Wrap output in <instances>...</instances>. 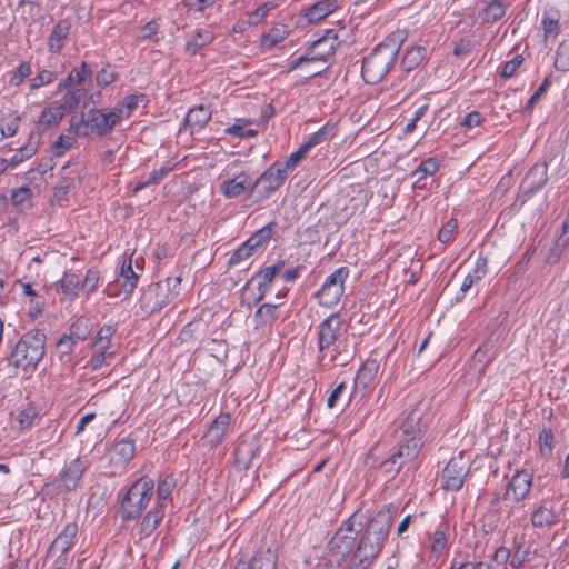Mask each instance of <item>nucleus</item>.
<instances>
[{
    "label": "nucleus",
    "instance_id": "nucleus-41",
    "mask_svg": "<svg viewBox=\"0 0 569 569\" xmlns=\"http://www.w3.org/2000/svg\"><path fill=\"white\" fill-rule=\"evenodd\" d=\"M402 430L406 435L419 433L421 431V413L412 410L402 422Z\"/></svg>",
    "mask_w": 569,
    "mask_h": 569
},
{
    "label": "nucleus",
    "instance_id": "nucleus-10",
    "mask_svg": "<svg viewBox=\"0 0 569 569\" xmlns=\"http://www.w3.org/2000/svg\"><path fill=\"white\" fill-rule=\"evenodd\" d=\"M467 473L468 467L462 453L451 458L442 470L441 477L445 489L452 491L459 490L463 485Z\"/></svg>",
    "mask_w": 569,
    "mask_h": 569
},
{
    "label": "nucleus",
    "instance_id": "nucleus-38",
    "mask_svg": "<svg viewBox=\"0 0 569 569\" xmlns=\"http://www.w3.org/2000/svg\"><path fill=\"white\" fill-rule=\"evenodd\" d=\"M92 73L91 69L88 67L86 62H82L80 69H74L70 74L63 80L60 84V89L68 88L74 83L82 82L86 78L90 77Z\"/></svg>",
    "mask_w": 569,
    "mask_h": 569
},
{
    "label": "nucleus",
    "instance_id": "nucleus-57",
    "mask_svg": "<svg viewBox=\"0 0 569 569\" xmlns=\"http://www.w3.org/2000/svg\"><path fill=\"white\" fill-rule=\"evenodd\" d=\"M253 253V250L250 249L246 243H242L230 257L228 264L236 266L241 261L249 259Z\"/></svg>",
    "mask_w": 569,
    "mask_h": 569
},
{
    "label": "nucleus",
    "instance_id": "nucleus-2",
    "mask_svg": "<svg viewBox=\"0 0 569 569\" xmlns=\"http://www.w3.org/2000/svg\"><path fill=\"white\" fill-rule=\"evenodd\" d=\"M392 516L390 509L380 510L368 523L355 557L360 562L375 558L381 550L385 539L389 533Z\"/></svg>",
    "mask_w": 569,
    "mask_h": 569
},
{
    "label": "nucleus",
    "instance_id": "nucleus-9",
    "mask_svg": "<svg viewBox=\"0 0 569 569\" xmlns=\"http://www.w3.org/2000/svg\"><path fill=\"white\" fill-rule=\"evenodd\" d=\"M286 178L284 170L274 162L252 183L251 193L257 192L261 199L267 198L282 184Z\"/></svg>",
    "mask_w": 569,
    "mask_h": 569
},
{
    "label": "nucleus",
    "instance_id": "nucleus-17",
    "mask_svg": "<svg viewBox=\"0 0 569 569\" xmlns=\"http://www.w3.org/2000/svg\"><path fill=\"white\" fill-rule=\"evenodd\" d=\"M166 291L168 287H146L141 295L143 307L150 312L161 309L167 305Z\"/></svg>",
    "mask_w": 569,
    "mask_h": 569
},
{
    "label": "nucleus",
    "instance_id": "nucleus-59",
    "mask_svg": "<svg viewBox=\"0 0 569 569\" xmlns=\"http://www.w3.org/2000/svg\"><path fill=\"white\" fill-rule=\"evenodd\" d=\"M379 467L383 470L386 478H393L402 466L398 465L393 456L380 462Z\"/></svg>",
    "mask_w": 569,
    "mask_h": 569
},
{
    "label": "nucleus",
    "instance_id": "nucleus-36",
    "mask_svg": "<svg viewBox=\"0 0 569 569\" xmlns=\"http://www.w3.org/2000/svg\"><path fill=\"white\" fill-rule=\"evenodd\" d=\"M333 136V126L326 124L317 132L312 133L306 142L301 144L306 152L312 147L321 144L329 140Z\"/></svg>",
    "mask_w": 569,
    "mask_h": 569
},
{
    "label": "nucleus",
    "instance_id": "nucleus-37",
    "mask_svg": "<svg viewBox=\"0 0 569 569\" xmlns=\"http://www.w3.org/2000/svg\"><path fill=\"white\" fill-rule=\"evenodd\" d=\"M286 292L280 290L276 293L277 301L264 302L256 313V318L260 319L262 323L268 322L273 317L274 309L281 305L280 300L284 297Z\"/></svg>",
    "mask_w": 569,
    "mask_h": 569
},
{
    "label": "nucleus",
    "instance_id": "nucleus-25",
    "mask_svg": "<svg viewBox=\"0 0 569 569\" xmlns=\"http://www.w3.org/2000/svg\"><path fill=\"white\" fill-rule=\"evenodd\" d=\"M558 515L553 507L540 505L531 513V523L535 528L551 527L557 522Z\"/></svg>",
    "mask_w": 569,
    "mask_h": 569
},
{
    "label": "nucleus",
    "instance_id": "nucleus-7",
    "mask_svg": "<svg viewBox=\"0 0 569 569\" xmlns=\"http://www.w3.org/2000/svg\"><path fill=\"white\" fill-rule=\"evenodd\" d=\"M86 469L87 463L82 459L76 458L64 466L48 487L56 488L58 493L73 491L77 489Z\"/></svg>",
    "mask_w": 569,
    "mask_h": 569
},
{
    "label": "nucleus",
    "instance_id": "nucleus-4",
    "mask_svg": "<svg viewBox=\"0 0 569 569\" xmlns=\"http://www.w3.org/2000/svg\"><path fill=\"white\" fill-rule=\"evenodd\" d=\"M399 48L393 40H385L363 59L362 78L367 83L375 84L382 80L393 64Z\"/></svg>",
    "mask_w": 569,
    "mask_h": 569
},
{
    "label": "nucleus",
    "instance_id": "nucleus-29",
    "mask_svg": "<svg viewBox=\"0 0 569 569\" xmlns=\"http://www.w3.org/2000/svg\"><path fill=\"white\" fill-rule=\"evenodd\" d=\"M345 287H321L317 291L316 297L320 305L325 307H332L337 305L343 295Z\"/></svg>",
    "mask_w": 569,
    "mask_h": 569
},
{
    "label": "nucleus",
    "instance_id": "nucleus-61",
    "mask_svg": "<svg viewBox=\"0 0 569 569\" xmlns=\"http://www.w3.org/2000/svg\"><path fill=\"white\" fill-rule=\"evenodd\" d=\"M31 73V66L28 62H22L13 72L11 83L19 86Z\"/></svg>",
    "mask_w": 569,
    "mask_h": 569
},
{
    "label": "nucleus",
    "instance_id": "nucleus-6",
    "mask_svg": "<svg viewBox=\"0 0 569 569\" xmlns=\"http://www.w3.org/2000/svg\"><path fill=\"white\" fill-rule=\"evenodd\" d=\"M154 481L143 476L132 483L121 502V515L124 520L138 518L153 495Z\"/></svg>",
    "mask_w": 569,
    "mask_h": 569
},
{
    "label": "nucleus",
    "instance_id": "nucleus-11",
    "mask_svg": "<svg viewBox=\"0 0 569 569\" xmlns=\"http://www.w3.org/2000/svg\"><path fill=\"white\" fill-rule=\"evenodd\" d=\"M258 451L259 445L254 438L241 440L234 450L236 467L239 470L250 468Z\"/></svg>",
    "mask_w": 569,
    "mask_h": 569
},
{
    "label": "nucleus",
    "instance_id": "nucleus-30",
    "mask_svg": "<svg viewBox=\"0 0 569 569\" xmlns=\"http://www.w3.org/2000/svg\"><path fill=\"white\" fill-rule=\"evenodd\" d=\"M39 136L32 133L29 138L28 143L22 146L10 159V163L12 166H17L24 161L26 159L31 158L38 149Z\"/></svg>",
    "mask_w": 569,
    "mask_h": 569
},
{
    "label": "nucleus",
    "instance_id": "nucleus-8",
    "mask_svg": "<svg viewBox=\"0 0 569 569\" xmlns=\"http://www.w3.org/2000/svg\"><path fill=\"white\" fill-rule=\"evenodd\" d=\"M357 532L351 520H347L335 533L328 543L329 552L343 560L352 550Z\"/></svg>",
    "mask_w": 569,
    "mask_h": 569
},
{
    "label": "nucleus",
    "instance_id": "nucleus-62",
    "mask_svg": "<svg viewBox=\"0 0 569 569\" xmlns=\"http://www.w3.org/2000/svg\"><path fill=\"white\" fill-rule=\"evenodd\" d=\"M120 274L126 279V281L130 282L131 284H136L139 277L132 269L131 258L123 260Z\"/></svg>",
    "mask_w": 569,
    "mask_h": 569
},
{
    "label": "nucleus",
    "instance_id": "nucleus-20",
    "mask_svg": "<svg viewBox=\"0 0 569 569\" xmlns=\"http://www.w3.org/2000/svg\"><path fill=\"white\" fill-rule=\"evenodd\" d=\"M547 169V163L535 164L523 179V190L528 193H531L541 188L548 179Z\"/></svg>",
    "mask_w": 569,
    "mask_h": 569
},
{
    "label": "nucleus",
    "instance_id": "nucleus-3",
    "mask_svg": "<svg viewBox=\"0 0 569 569\" xmlns=\"http://www.w3.org/2000/svg\"><path fill=\"white\" fill-rule=\"evenodd\" d=\"M342 320L338 315L329 316L318 328V343L322 359L328 358L331 362L337 361L345 366L350 359V353L340 352Z\"/></svg>",
    "mask_w": 569,
    "mask_h": 569
},
{
    "label": "nucleus",
    "instance_id": "nucleus-43",
    "mask_svg": "<svg viewBox=\"0 0 569 569\" xmlns=\"http://www.w3.org/2000/svg\"><path fill=\"white\" fill-rule=\"evenodd\" d=\"M86 96L87 90L84 88L70 90L64 97V102L61 104V107L64 109V111H73Z\"/></svg>",
    "mask_w": 569,
    "mask_h": 569
},
{
    "label": "nucleus",
    "instance_id": "nucleus-34",
    "mask_svg": "<svg viewBox=\"0 0 569 569\" xmlns=\"http://www.w3.org/2000/svg\"><path fill=\"white\" fill-rule=\"evenodd\" d=\"M284 262L279 260L273 266L263 268L259 273L252 277L246 284L257 281V284H267L271 282L276 274L283 269Z\"/></svg>",
    "mask_w": 569,
    "mask_h": 569
},
{
    "label": "nucleus",
    "instance_id": "nucleus-31",
    "mask_svg": "<svg viewBox=\"0 0 569 569\" xmlns=\"http://www.w3.org/2000/svg\"><path fill=\"white\" fill-rule=\"evenodd\" d=\"M64 117V109L61 104H51L43 109L39 118V123L47 127L58 124Z\"/></svg>",
    "mask_w": 569,
    "mask_h": 569
},
{
    "label": "nucleus",
    "instance_id": "nucleus-26",
    "mask_svg": "<svg viewBox=\"0 0 569 569\" xmlns=\"http://www.w3.org/2000/svg\"><path fill=\"white\" fill-rule=\"evenodd\" d=\"M495 357L493 346L490 342L481 345L473 353L471 359V367L479 375L483 373L487 366L492 361Z\"/></svg>",
    "mask_w": 569,
    "mask_h": 569
},
{
    "label": "nucleus",
    "instance_id": "nucleus-58",
    "mask_svg": "<svg viewBox=\"0 0 569 569\" xmlns=\"http://www.w3.org/2000/svg\"><path fill=\"white\" fill-rule=\"evenodd\" d=\"M52 169V159L41 161L36 168L28 171V179L36 180L38 178H42L48 171Z\"/></svg>",
    "mask_w": 569,
    "mask_h": 569
},
{
    "label": "nucleus",
    "instance_id": "nucleus-47",
    "mask_svg": "<svg viewBox=\"0 0 569 569\" xmlns=\"http://www.w3.org/2000/svg\"><path fill=\"white\" fill-rule=\"evenodd\" d=\"M307 152L305 149L300 146V148L292 152L283 162H276L280 169L284 170V174L288 176L289 171L295 169L298 163L305 158Z\"/></svg>",
    "mask_w": 569,
    "mask_h": 569
},
{
    "label": "nucleus",
    "instance_id": "nucleus-46",
    "mask_svg": "<svg viewBox=\"0 0 569 569\" xmlns=\"http://www.w3.org/2000/svg\"><path fill=\"white\" fill-rule=\"evenodd\" d=\"M76 136L80 134L70 132V128L68 129L67 134L59 136L52 146L54 154L61 156L67 149H69L73 144Z\"/></svg>",
    "mask_w": 569,
    "mask_h": 569
},
{
    "label": "nucleus",
    "instance_id": "nucleus-51",
    "mask_svg": "<svg viewBox=\"0 0 569 569\" xmlns=\"http://www.w3.org/2000/svg\"><path fill=\"white\" fill-rule=\"evenodd\" d=\"M39 411L36 406L29 405L19 413V425L21 429L31 427L33 420L38 417Z\"/></svg>",
    "mask_w": 569,
    "mask_h": 569
},
{
    "label": "nucleus",
    "instance_id": "nucleus-12",
    "mask_svg": "<svg viewBox=\"0 0 569 569\" xmlns=\"http://www.w3.org/2000/svg\"><path fill=\"white\" fill-rule=\"evenodd\" d=\"M532 477L529 472L522 470L517 471L511 478L506 492V499L512 496L515 501H521L525 499L531 489Z\"/></svg>",
    "mask_w": 569,
    "mask_h": 569
},
{
    "label": "nucleus",
    "instance_id": "nucleus-56",
    "mask_svg": "<svg viewBox=\"0 0 569 569\" xmlns=\"http://www.w3.org/2000/svg\"><path fill=\"white\" fill-rule=\"evenodd\" d=\"M57 78L56 73L49 70L40 71L31 81V90L39 89L44 84H49Z\"/></svg>",
    "mask_w": 569,
    "mask_h": 569
},
{
    "label": "nucleus",
    "instance_id": "nucleus-28",
    "mask_svg": "<svg viewBox=\"0 0 569 569\" xmlns=\"http://www.w3.org/2000/svg\"><path fill=\"white\" fill-rule=\"evenodd\" d=\"M379 370V363L375 359H368L358 370L356 383L367 388L375 380Z\"/></svg>",
    "mask_w": 569,
    "mask_h": 569
},
{
    "label": "nucleus",
    "instance_id": "nucleus-53",
    "mask_svg": "<svg viewBox=\"0 0 569 569\" xmlns=\"http://www.w3.org/2000/svg\"><path fill=\"white\" fill-rule=\"evenodd\" d=\"M284 39V29L283 28H273L267 33L262 39V47L266 49H271L277 43Z\"/></svg>",
    "mask_w": 569,
    "mask_h": 569
},
{
    "label": "nucleus",
    "instance_id": "nucleus-54",
    "mask_svg": "<svg viewBox=\"0 0 569 569\" xmlns=\"http://www.w3.org/2000/svg\"><path fill=\"white\" fill-rule=\"evenodd\" d=\"M31 190L29 188H19L14 189L11 192V201L16 207H24L26 204H30Z\"/></svg>",
    "mask_w": 569,
    "mask_h": 569
},
{
    "label": "nucleus",
    "instance_id": "nucleus-39",
    "mask_svg": "<svg viewBox=\"0 0 569 569\" xmlns=\"http://www.w3.org/2000/svg\"><path fill=\"white\" fill-rule=\"evenodd\" d=\"M171 170H172V167H170V166H164L158 170H153L152 172L149 173L148 179L146 181L139 182L133 188V193H137L140 190H142L151 184H156V183L160 182Z\"/></svg>",
    "mask_w": 569,
    "mask_h": 569
},
{
    "label": "nucleus",
    "instance_id": "nucleus-49",
    "mask_svg": "<svg viewBox=\"0 0 569 569\" xmlns=\"http://www.w3.org/2000/svg\"><path fill=\"white\" fill-rule=\"evenodd\" d=\"M487 261L482 258H478L476 261V267L472 273H468L465 278V281L462 284H473L477 281L482 280L485 277L487 270Z\"/></svg>",
    "mask_w": 569,
    "mask_h": 569
},
{
    "label": "nucleus",
    "instance_id": "nucleus-35",
    "mask_svg": "<svg viewBox=\"0 0 569 569\" xmlns=\"http://www.w3.org/2000/svg\"><path fill=\"white\" fill-rule=\"evenodd\" d=\"M92 326L86 317L77 319L70 327L68 336L77 342L83 341L91 332Z\"/></svg>",
    "mask_w": 569,
    "mask_h": 569
},
{
    "label": "nucleus",
    "instance_id": "nucleus-64",
    "mask_svg": "<svg viewBox=\"0 0 569 569\" xmlns=\"http://www.w3.org/2000/svg\"><path fill=\"white\" fill-rule=\"evenodd\" d=\"M447 546L446 533L442 530H437L433 535L431 550L433 553H441Z\"/></svg>",
    "mask_w": 569,
    "mask_h": 569
},
{
    "label": "nucleus",
    "instance_id": "nucleus-48",
    "mask_svg": "<svg viewBox=\"0 0 569 569\" xmlns=\"http://www.w3.org/2000/svg\"><path fill=\"white\" fill-rule=\"evenodd\" d=\"M114 329L111 326H103L99 332L97 340L93 343L96 351L108 350L109 340L113 336Z\"/></svg>",
    "mask_w": 569,
    "mask_h": 569
},
{
    "label": "nucleus",
    "instance_id": "nucleus-50",
    "mask_svg": "<svg viewBox=\"0 0 569 569\" xmlns=\"http://www.w3.org/2000/svg\"><path fill=\"white\" fill-rule=\"evenodd\" d=\"M438 170V162L433 158H428L422 161L418 168L412 172V176H419V179L425 178L427 176H432Z\"/></svg>",
    "mask_w": 569,
    "mask_h": 569
},
{
    "label": "nucleus",
    "instance_id": "nucleus-16",
    "mask_svg": "<svg viewBox=\"0 0 569 569\" xmlns=\"http://www.w3.org/2000/svg\"><path fill=\"white\" fill-rule=\"evenodd\" d=\"M134 452L133 440L123 438L117 441L110 450V462L116 466H124L133 458Z\"/></svg>",
    "mask_w": 569,
    "mask_h": 569
},
{
    "label": "nucleus",
    "instance_id": "nucleus-15",
    "mask_svg": "<svg viewBox=\"0 0 569 569\" xmlns=\"http://www.w3.org/2000/svg\"><path fill=\"white\" fill-rule=\"evenodd\" d=\"M569 247V212L565 221L562 222L560 233L558 234L553 246L549 249L546 256V261L550 264L557 263L563 252Z\"/></svg>",
    "mask_w": 569,
    "mask_h": 569
},
{
    "label": "nucleus",
    "instance_id": "nucleus-23",
    "mask_svg": "<svg viewBox=\"0 0 569 569\" xmlns=\"http://www.w3.org/2000/svg\"><path fill=\"white\" fill-rule=\"evenodd\" d=\"M339 0H320L312 4L306 12L310 23H317L328 17L338 8Z\"/></svg>",
    "mask_w": 569,
    "mask_h": 569
},
{
    "label": "nucleus",
    "instance_id": "nucleus-27",
    "mask_svg": "<svg viewBox=\"0 0 569 569\" xmlns=\"http://www.w3.org/2000/svg\"><path fill=\"white\" fill-rule=\"evenodd\" d=\"M210 110L203 106H199L187 113L184 124L189 127L191 131L200 130L210 120Z\"/></svg>",
    "mask_w": 569,
    "mask_h": 569
},
{
    "label": "nucleus",
    "instance_id": "nucleus-55",
    "mask_svg": "<svg viewBox=\"0 0 569 569\" xmlns=\"http://www.w3.org/2000/svg\"><path fill=\"white\" fill-rule=\"evenodd\" d=\"M457 227H458L457 220L453 218L449 219L446 223H443V226L439 230L438 240L442 243L449 242L452 239Z\"/></svg>",
    "mask_w": 569,
    "mask_h": 569
},
{
    "label": "nucleus",
    "instance_id": "nucleus-13",
    "mask_svg": "<svg viewBox=\"0 0 569 569\" xmlns=\"http://www.w3.org/2000/svg\"><path fill=\"white\" fill-rule=\"evenodd\" d=\"M422 448L420 438L412 436L410 439L401 443L398 450L392 455L397 459L398 465L406 466L415 463Z\"/></svg>",
    "mask_w": 569,
    "mask_h": 569
},
{
    "label": "nucleus",
    "instance_id": "nucleus-14",
    "mask_svg": "<svg viewBox=\"0 0 569 569\" xmlns=\"http://www.w3.org/2000/svg\"><path fill=\"white\" fill-rule=\"evenodd\" d=\"M78 533V526L74 522L67 523L63 530L56 537L50 546L52 555H66L72 547Z\"/></svg>",
    "mask_w": 569,
    "mask_h": 569
},
{
    "label": "nucleus",
    "instance_id": "nucleus-60",
    "mask_svg": "<svg viewBox=\"0 0 569 569\" xmlns=\"http://www.w3.org/2000/svg\"><path fill=\"white\" fill-rule=\"evenodd\" d=\"M523 58L520 54H517L511 59L510 61L506 62L502 67L501 77L505 79H508L512 77L516 72V70L519 68V66L522 63Z\"/></svg>",
    "mask_w": 569,
    "mask_h": 569
},
{
    "label": "nucleus",
    "instance_id": "nucleus-44",
    "mask_svg": "<svg viewBox=\"0 0 569 569\" xmlns=\"http://www.w3.org/2000/svg\"><path fill=\"white\" fill-rule=\"evenodd\" d=\"M555 67L559 71L569 70V40H565L559 44L555 59Z\"/></svg>",
    "mask_w": 569,
    "mask_h": 569
},
{
    "label": "nucleus",
    "instance_id": "nucleus-18",
    "mask_svg": "<svg viewBox=\"0 0 569 569\" xmlns=\"http://www.w3.org/2000/svg\"><path fill=\"white\" fill-rule=\"evenodd\" d=\"M252 183L250 177L246 172L237 174L233 179L226 180L221 183L222 193L227 198H236L246 192L251 191Z\"/></svg>",
    "mask_w": 569,
    "mask_h": 569
},
{
    "label": "nucleus",
    "instance_id": "nucleus-63",
    "mask_svg": "<svg viewBox=\"0 0 569 569\" xmlns=\"http://www.w3.org/2000/svg\"><path fill=\"white\" fill-rule=\"evenodd\" d=\"M77 343L76 340H73L68 335H64L61 337L57 342V349L62 356H68L72 352L74 345Z\"/></svg>",
    "mask_w": 569,
    "mask_h": 569
},
{
    "label": "nucleus",
    "instance_id": "nucleus-24",
    "mask_svg": "<svg viewBox=\"0 0 569 569\" xmlns=\"http://www.w3.org/2000/svg\"><path fill=\"white\" fill-rule=\"evenodd\" d=\"M71 29V22L69 20H60L52 29L49 40H48V49L50 52H59L63 42L67 39L69 31Z\"/></svg>",
    "mask_w": 569,
    "mask_h": 569
},
{
    "label": "nucleus",
    "instance_id": "nucleus-21",
    "mask_svg": "<svg viewBox=\"0 0 569 569\" xmlns=\"http://www.w3.org/2000/svg\"><path fill=\"white\" fill-rule=\"evenodd\" d=\"M164 516L163 503L158 502L149 512L144 516L140 523V537L148 538L158 528Z\"/></svg>",
    "mask_w": 569,
    "mask_h": 569
},
{
    "label": "nucleus",
    "instance_id": "nucleus-1",
    "mask_svg": "<svg viewBox=\"0 0 569 569\" xmlns=\"http://www.w3.org/2000/svg\"><path fill=\"white\" fill-rule=\"evenodd\" d=\"M124 118V109L116 107L112 110L108 109H91L84 117H73L70 120V132L79 133L82 137L97 134L104 137L109 134L114 127Z\"/></svg>",
    "mask_w": 569,
    "mask_h": 569
},
{
    "label": "nucleus",
    "instance_id": "nucleus-22",
    "mask_svg": "<svg viewBox=\"0 0 569 569\" xmlns=\"http://www.w3.org/2000/svg\"><path fill=\"white\" fill-rule=\"evenodd\" d=\"M230 423V416L229 413H221L219 415L213 422L211 423L209 430L207 431L204 438L211 446L219 445L223 437L226 436V432L228 430Z\"/></svg>",
    "mask_w": 569,
    "mask_h": 569
},
{
    "label": "nucleus",
    "instance_id": "nucleus-42",
    "mask_svg": "<svg viewBox=\"0 0 569 569\" xmlns=\"http://www.w3.org/2000/svg\"><path fill=\"white\" fill-rule=\"evenodd\" d=\"M487 7L483 10V18L487 22H495L505 16L506 8L501 1L486 2Z\"/></svg>",
    "mask_w": 569,
    "mask_h": 569
},
{
    "label": "nucleus",
    "instance_id": "nucleus-19",
    "mask_svg": "<svg viewBox=\"0 0 569 569\" xmlns=\"http://www.w3.org/2000/svg\"><path fill=\"white\" fill-rule=\"evenodd\" d=\"M277 557L270 549L258 551L252 560L248 562H238L234 569H276Z\"/></svg>",
    "mask_w": 569,
    "mask_h": 569
},
{
    "label": "nucleus",
    "instance_id": "nucleus-45",
    "mask_svg": "<svg viewBox=\"0 0 569 569\" xmlns=\"http://www.w3.org/2000/svg\"><path fill=\"white\" fill-rule=\"evenodd\" d=\"M23 293L27 297H30V308H29V315L34 319L42 312V308L44 302L36 291L33 290V287H23Z\"/></svg>",
    "mask_w": 569,
    "mask_h": 569
},
{
    "label": "nucleus",
    "instance_id": "nucleus-40",
    "mask_svg": "<svg viewBox=\"0 0 569 569\" xmlns=\"http://www.w3.org/2000/svg\"><path fill=\"white\" fill-rule=\"evenodd\" d=\"M272 224L268 223L250 237L244 243L253 251L259 248L263 242L268 241L272 234Z\"/></svg>",
    "mask_w": 569,
    "mask_h": 569
},
{
    "label": "nucleus",
    "instance_id": "nucleus-33",
    "mask_svg": "<svg viewBox=\"0 0 569 569\" xmlns=\"http://www.w3.org/2000/svg\"><path fill=\"white\" fill-rule=\"evenodd\" d=\"M426 49L423 47H412L407 50L401 60V67L405 71L415 69L425 58Z\"/></svg>",
    "mask_w": 569,
    "mask_h": 569
},
{
    "label": "nucleus",
    "instance_id": "nucleus-32",
    "mask_svg": "<svg viewBox=\"0 0 569 569\" xmlns=\"http://www.w3.org/2000/svg\"><path fill=\"white\" fill-rule=\"evenodd\" d=\"M213 40V34L208 30H199L186 44V51L193 56L201 48L206 47Z\"/></svg>",
    "mask_w": 569,
    "mask_h": 569
},
{
    "label": "nucleus",
    "instance_id": "nucleus-52",
    "mask_svg": "<svg viewBox=\"0 0 569 569\" xmlns=\"http://www.w3.org/2000/svg\"><path fill=\"white\" fill-rule=\"evenodd\" d=\"M553 435L551 429H542L539 433L540 453L545 457L552 452Z\"/></svg>",
    "mask_w": 569,
    "mask_h": 569
},
{
    "label": "nucleus",
    "instance_id": "nucleus-5",
    "mask_svg": "<svg viewBox=\"0 0 569 569\" xmlns=\"http://www.w3.org/2000/svg\"><path fill=\"white\" fill-rule=\"evenodd\" d=\"M46 336L39 330L21 337L10 355V362L23 370L34 369L44 355Z\"/></svg>",
    "mask_w": 569,
    "mask_h": 569
}]
</instances>
